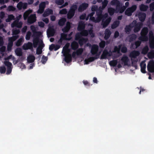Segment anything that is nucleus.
Returning a JSON list of instances; mask_svg holds the SVG:
<instances>
[{
    "mask_svg": "<svg viewBox=\"0 0 154 154\" xmlns=\"http://www.w3.org/2000/svg\"><path fill=\"white\" fill-rule=\"evenodd\" d=\"M80 32H78L75 35V40H77L82 36H87L89 34L91 38L95 36V34L93 32V30L92 28H90L88 30L85 29L80 31Z\"/></svg>",
    "mask_w": 154,
    "mask_h": 154,
    "instance_id": "nucleus-1",
    "label": "nucleus"
},
{
    "mask_svg": "<svg viewBox=\"0 0 154 154\" xmlns=\"http://www.w3.org/2000/svg\"><path fill=\"white\" fill-rule=\"evenodd\" d=\"M148 32V29L147 27H144L142 29L141 32V36L138 38V39L141 41L146 42L148 40L149 38L147 36Z\"/></svg>",
    "mask_w": 154,
    "mask_h": 154,
    "instance_id": "nucleus-2",
    "label": "nucleus"
},
{
    "mask_svg": "<svg viewBox=\"0 0 154 154\" xmlns=\"http://www.w3.org/2000/svg\"><path fill=\"white\" fill-rule=\"evenodd\" d=\"M110 4L112 5L116 6V9L120 11V13H122L125 10V9L121 7L120 3L118 0H112L110 2Z\"/></svg>",
    "mask_w": 154,
    "mask_h": 154,
    "instance_id": "nucleus-3",
    "label": "nucleus"
},
{
    "mask_svg": "<svg viewBox=\"0 0 154 154\" xmlns=\"http://www.w3.org/2000/svg\"><path fill=\"white\" fill-rule=\"evenodd\" d=\"M136 22V20H134L132 23V24L134 25V31L135 33L137 32H139L140 30L142 25L141 23H137Z\"/></svg>",
    "mask_w": 154,
    "mask_h": 154,
    "instance_id": "nucleus-4",
    "label": "nucleus"
},
{
    "mask_svg": "<svg viewBox=\"0 0 154 154\" xmlns=\"http://www.w3.org/2000/svg\"><path fill=\"white\" fill-rule=\"evenodd\" d=\"M55 33V30L54 29L53 26L49 27L47 32L48 36L49 37L53 36Z\"/></svg>",
    "mask_w": 154,
    "mask_h": 154,
    "instance_id": "nucleus-5",
    "label": "nucleus"
},
{
    "mask_svg": "<svg viewBox=\"0 0 154 154\" xmlns=\"http://www.w3.org/2000/svg\"><path fill=\"white\" fill-rule=\"evenodd\" d=\"M4 64L5 66H7V71L6 74L7 75L10 74L12 71V63L8 61H5L4 62Z\"/></svg>",
    "mask_w": 154,
    "mask_h": 154,
    "instance_id": "nucleus-6",
    "label": "nucleus"
},
{
    "mask_svg": "<svg viewBox=\"0 0 154 154\" xmlns=\"http://www.w3.org/2000/svg\"><path fill=\"white\" fill-rule=\"evenodd\" d=\"M147 69L150 72H154V62L153 61H150L147 66Z\"/></svg>",
    "mask_w": 154,
    "mask_h": 154,
    "instance_id": "nucleus-7",
    "label": "nucleus"
},
{
    "mask_svg": "<svg viewBox=\"0 0 154 154\" xmlns=\"http://www.w3.org/2000/svg\"><path fill=\"white\" fill-rule=\"evenodd\" d=\"M36 20V17L35 14H32L30 15L27 19V22L30 24H32Z\"/></svg>",
    "mask_w": 154,
    "mask_h": 154,
    "instance_id": "nucleus-8",
    "label": "nucleus"
},
{
    "mask_svg": "<svg viewBox=\"0 0 154 154\" xmlns=\"http://www.w3.org/2000/svg\"><path fill=\"white\" fill-rule=\"evenodd\" d=\"M98 51V46L97 45H93L91 48V53L93 55H97Z\"/></svg>",
    "mask_w": 154,
    "mask_h": 154,
    "instance_id": "nucleus-9",
    "label": "nucleus"
},
{
    "mask_svg": "<svg viewBox=\"0 0 154 154\" xmlns=\"http://www.w3.org/2000/svg\"><path fill=\"white\" fill-rule=\"evenodd\" d=\"M22 48L24 50L33 49V45L31 42H28L27 43H25L22 46Z\"/></svg>",
    "mask_w": 154,
    "mask_h": 154,
    "instance_id": "nucleus-10",
    "label": "nucleus"
},
{
    "mask_svg": "<svg viewBox=\"0 0 154 154\" xmlns=\"http://www.w3.org/2000/svg\"><path fill=\"white\" fill-rule=\"evenodd\" d=\"M88 4L85 3H84L81 5L78 8L79 12H82L86 10L88 8Z\"/></svg>",
    "mask_w": 154,
    "mask_h": 154,
    "instance_id": "nucleus-11",
    "label": "nucleus"
},
{
    "mask_svg": "<svg viewBox=\"0 0 154 154\" xmlns=\"http://www.w3.org/2000/svg\"><path fill=\"white\" fill-rule=\"evenodd\" d=\"M146 16V14L142 12H139L138 17L139 20L141 22H143L145 20Z\"/></svg>",
    "mask_w": 154,
    "mask_h": 154,
    "instance_id": "nucleus-12",
    "label": "nucleus"
},
{
    "mask_svg": "<svg viewBox=\"0 0 154 154\" xmlns=\"http://www.w3.org/2000/svg\"><path fill=\"white\" fill-rule=\"evenodd\" d=\"M111 56V54L109 53L108 51L106 49H105L103 53L101 56L100 58L101 59H105L107 58V56Z\"/></svg>",
    "mask_w": 154,
    "mask_h": 154,
    "instance_id": "nucleus-13",
    "label": "nucleus"
},
{
    "mask_svg": "<svg viewBox=\"0 0 154 154\" xmlns=\"http://www.w3.org/2000/svg\"><path fill=\"white\" fill-rule=\"evenodd\" d=\"M140 53L138 51L134 50L131 52L130 54V57L131 58H136L139 55Z\"/></svg>",
    "mask_w": 154,
    "mask_h": 154,
    "instance_id": "nucleus-14",
    "label": "nucleus"
},
{
    "mask_svg": "<svg viewBox=\"0 0 154 154\" xmlns=\"http://www.w3.org/2000/svg\"><path fill=\"white\" fill-rule=\"evenodd\" d=\"M41 46H39L37 49L36 53L37 54L39 55L41 54L42 53V49L45 46L44 44L43 43L42 40H41Z\"/></svg>",
    "mask_w": 154,
    "mask_h": 154,
    "instance_id": "nucleus-15",
    "label": "nucleus"
},
{
    "mask_svg": "<svg viewBox=\"0 0 154 154\" xmlns=\"http://www.w3.org/2000/svg\"><path fill=\"white\" fill-rule=\"evenodd\" d=\"M137 36L135 34H132L128 35L127 38L128 39L129 41L131 42L134 41L137 38Z\"/></svg>",
    "mask_w": 154,
    "mask_h": 154,
    "instance_id": "nucleus-16",
    "label": "nucleus"
},
{
    "mask_svg": "<svg viewBox=\"0 0 154 154\" xmlns=\"http://www.w3.org/2000/svg\"><path fill=\"white\" fill-rule=\"evenodd\" d=\"M111 18H109L106 19L105 20H102V25L103 28H106L109 23L111 21Z\"/></svg>",
    "mask_w": 154,
    "mask_h": 154,
    "instance_id": "nucleus-17",
    "label": "nucleus"
},
{
    "mask_svg": "<svg viewBox=\"0 0 154 154\" xmlns=\"http://www.w3.org/2000/svg\"><path fill=\"white\" fill-rule=\"evenodd\" d=\"M111 34V32L110 31L109 29H106L104 32V39L105 40H107L110 36Z\"/></svg>",
    "mask_w": 154,
    "mask_h": 154,
    "instance_id": "nucleus-18",
    "label": "nucleus"
},
{
    "mask_svg": "<svg viewBox=\"0 0 154 154\" xmlns=\"http://www.w3.org/2000/svg\"><path fill=\"white\" fill-rule=\"evenodd\" d=\"M85 25L84 22L82 21L79 22L77 28L78 30L79 31L83 30L85 29Z\"/></svg>",
    "mask_w": 154,
    "mask_h": 154,
    "instance_id": "nucleus-19",
    "label": "nucleus"
},
{
    "mask_svg": "<svg viewBox=\"0 0 154 154\" xmlns=\"http://www.w3.org/2000/svg\"><path fill=\"white\" fill-rule=\"evenodd\" d=\"M76 41H79V44L81 45H82L84 44L86 42L87 40L88 39L87 38H82V37H80L79 39Z\"/></svg>",
    "mask_w": 154,
    "mask_h": 154,
    "instance_id": "nucleus-20",
    "label": "nucleus"
},
{
    "mask_svg": "<svg viewBox=\"0 0 154 154\" xmlns=\"http://www.w3.org/2000/svg\"><path fill=\"white\" fill-rule=\"evenodd\" d=\"M71 46L72 49L74 51L76 50L78 48L79 46L78 43L75 41L72 42Z\"/></svg>",
    "mask_w": 154,
    "mask_h": 154,
    "instance_id": "nucleus-21",
    "label": "nucleus"
},
{
    "mask_svg": "<svg viewBox=\"0 0 154 154\" xmlns=\"http://www.w3.org/2000/svg\"><path fill=\"white\" fill-rule=\"evenodd\" d=\"M19 37L18 35L13 36L11 37H9L8 38V43L13 44L14 41L16 40Z\"/></svg>",
    "mask_w": 154,
    "mask_h": 154,
    "instance_id": "nucleus-22",
    "label": "nucleus"
},
{
    "mask_svg": "<svg viewBox=\"0 0 154 154\" xmlns=\"http://www.w3.org/2000/svg\"><path fill=\"white\" fill-rule=\"evenodd\" d=\"M105 16H99L97 15V17H96V23H99L100 21L102 19L103 20L105 19L107 16V14H105Z\"/></svg>",
    "mask_w": 154,
    "mask_h": 154,
    "instance_id": "nucleus-23",
    "label": "nucleus"
},
{
    "mask_svg": "<svg viewBox=\"0 0 154 154\" xmlns=\"http://www.w3.org/2000/svg\"><path fill=\"white\" fill-rule=\"evenodd\" d=\"M64 60L67 63H69L72 61V57L71 54L68 53L64 58Z\"/></svg>",
    "mask_w": 154,
    "mask_h": 154,
    "instance_id": "nucleus-24",
    "label": "nucleus"
},
{
    "mask_svg": "<svg viewBox=\"0 0 154 154\" xmlns=\"http://www.w3.org/2000/svg\"><path fill=\"white\" fill-rule=\"evenodd\" d=\"M132 23L128 25H126L125 28V31L126 33L130 32L132 29L134 27V25L132 26Z\"/></svg>",
    "mask_w": 154,
    "mask_h": 154,
    "instance_id": "nucleus-25",
    "label": "nucleus"
},
{
    "mask_svg": "<svg viewBox=\"0 0 154 154\" xmlns=\"http://www.w3.org/2000/svg\"><path fill=\"white\" fill-rule=\"evenodd\" d=\"M53 14V11L51 9H48L47 11H45L43 14V17H44L48 16L50 14Z\"/></svg>",
    "mask_w": 154,
    "mask_h": 154,
    "instance_id": "nucleus-26",
    "label": "nucleus"
},
{
    "mask_svg": "<svg viewBox=\"0 0 154 154\" xmlns=\"http://www.w3.org/2000/svg\"><path fill=\"white\" fill-rule=\"evenodd\" d=\"M32 12V11L31 10H28L26 11L24 13L23 17L24 20H26L28 18L29 16Z\"/></svg>",
    "mask_w": 154,
    "mask_h": 154,
    "instance_id": "nucleus-27",
    "label": "nucleus"
},
{
    "mask_svg": "<svg viewBox=\"0 0 154 154\" xmlns=\"http://www.w3.org/2000/svg\"><path fill=\"white\" fill-rule=\"evenodd\" d=\"M75 12L69 10L67 14V18L69 19H71L74 16Z\"/></svg>",
    "mask_w": 154,
    "mask_h": 154,
    "instance_id": "nucleus-28",
    "label": "nucleus"
},
{
    "mask_svg": "<svg viewBox=\"0 0 154 154\" xmlns=\"http://www.w3.org/2000/svg\"><path fill=\"white\" fill-rule=\"evenodd\" d=\"M67 35L66 34L63 33L60 34V38L64 40L69 41L71 39V38H67Z\"/></svg>",
    "mask_w": 154,
    "mask_h": 154,
    "instance_id": "nucleus-29",
    "label": "nucleus"
},
{
    "mask_svg": "<svg viewBox=\"0 0 154 154\" xmlns=\"http://www.w3.org/2000/svg\"><path fill=\"white\" fill-rule=\"evenodd\" d=\"M122 61L124 63L125 65H127L129 61L128 57L127 56H123L121 59Z\"/></svg>",
    "mask_w": 154,
    "mask_h": 154,
    "instance_id": "nucleus-30",
    "label": "nucleus"
},
{
    "mask_svg": "<svg viewBox=\"0 0 154 154\" xmlns=\"http://www.w3.org/2000/svg\"><path fill=\"white\" fill-rule=\"evenodd\" d=\"M141 67V71L143 73H145L146 72L145 70L146 68V64L143 63H141L140 64Z\"/></svg>",
    "mask_w": 154,
    "mask_h": 154,
    "instance_id": "nucleus-31",
    "label": "nucleus"
},
{
    "mask_svg": "<svg viewBox=\"0 0 154 154\" xmlns=\"http://www.w3.org/2000/svg\"><path fill=\"white\" fill-rule=\"evenodd\" d=\"M139 8L141 11H145L147 10L148 6L143 4H142L140 6Z\"/></svg>",
    "mask_w": 154,
    "mask_h": 154,
    "instance_id": "nucleus-32",
    "label": "nucleus"
},
{
    "mask_svg": "<svg viewBox=\"0 0 154 154\" xmlns=\"http://www.w3.org/2000/svg\"><path fill=\"white\" fill-rule=\"evenodd\" d=\"M66 21V19L65 18H62L59 20L58 24L60 26H62L65 24Z\"/></svg>",
    "mask_w": 154,
    "mask_h": 154,
    "instance_id": "nucleus-33",
    "label": "nucleus"
},
{
    "mask_svg": "<svg viewBox=\"0 0 154 154\" xmlns=\"http://www.w3.org/2000/svg\"><path fill=\"white\" fill-rule=\"evenodd\" d=\"M15 53L17 56H21L22 55L21 49L20 48H17L15 50Z\"/></svg>",
    "mask_w": 154,
    "mask_h": 154,
    "instance_id": "nucleus-34",
    "label": "nucleus"
},
{
    "mask_svg": "<svg viewBox=\"0 0 154 154\" xmlns=\"http://www.w3.org/2000/svg\"><path fill=\"white\" fill-rule=\"evenodd\" d=\"M35 59V57L34 56L30 55L27 58V61L29 63H32L34 62Z\"/></svg>",
    "mask_w": 154,
    "mask_h": 154,
    "instance_id": "nucleus-35",
    "label": "nucleus"
},
{
    "mask_svg": "<svg viewBox=\"0 0 154 154\" xmlns=\"http://www.w3.org/2000/svg\"><path fill=\"white\" fill-rule=\"evenodd\" d=\"M149 51V48L147 45H146L142 50L141 53L143 54H147Z\"/></svg>",
    "mask_w": 154,
    "mask_h": 154,
    "instance_id": "nucleus-36",
    "label": "nucleus"
},
{
    "mask_svg": "<svg viewBox=\"0 0 154 154\" xmlns=\"http://www.w3.org/2000/svg\"><path fill=\"white\" fill-rule=\"evenodd\" d=\"M33 46L34 48L37 47L39 42V38L38 37L34 38L33 40Z\"/></svg>",
    "mask_w": 154,
    "mask_h": 154,
    "instance_id": "nucleus-37",
    "label": "nucleus"
},
{
    "mask_svg": "<svg viewBox=\"0 0 154 154\" xmlns=\"http://www.w3.org/2000/svg\"><path fill=\"white\" fill-rule=\"evenodd\" d=\"M120 24V22L119 21H116L114 22L111 25V28L114 29L119 26Z\"/></svg>",
    "mask_w": 154,
    "mask_h": 154,
    "instance_id": "nucleus-38",
    "label": "nucleus"
},
{
    "mask_svg": "<svg viewBox=\"0 0 154 154\" xmlns=\"http://www.w3.org/2000/svg\"><path fill=\"white\" fill-rule=\"evenodd\" d=\"M115 11V9L112 8H109L108 9V11L110 16L112 15Z\"/></svg>",
    "mask_w": 154,
    "mask_h": 154,
    "instance_id": "nucleus-39",
    "label": "nucleus"
},
{
    "mask_svg": "<svg viewBox=\"0 0 154 154\" xmlns=\"http://www.w3.org/2000/svg\"><path fill=\"white\" fill-rule=\"evenodd\" d=\"M132 12L131 11L129 8H128L125 11V13L126 15L128 16H130L132 14Z\"/></svg>",
    "mask_w": 154,
    "mask_h": 154,
    "instance_id": "nucleus-40",
    "label": "nucleus"
},
{
    "mask_svg": "<svg viewBox=\"0 0 154 154\" xmlns=\"http://www.w3.org/2000/svg\"><path fill=\"white\" fill-rule=\"evenodd\" d=\"M118 62L116 60H114L111 61L109 63V65L111 66H115L117 65Z\"/></svg>",
    "mask_w": 154,
    "mask_h": 154,
    "instance_id": "nucleus-41",
    "label": "nucleus"
},
{
    "mask_svg": "<svg viewBox=\"0 0 154 154\" xmlns=\"http://www.w3.org/2000/svg\"><path fill=\"white\" fill-rule=\"evenodd\" d=\"M149 46L151 49H154V40L152 39L149 40Z\"/></svg>",
    "mask_w": 154,
    "mask_h": 154,
    "instance_id": "nucleus-42",
    "label": "nucleus"
},
{
    "mask_svg": "<svg viewBox=\"0 0 154 154\" xmlns=\"http://www.w3.org/2000/svg\"><path fill=\"white\" fill-rule=\"evenodd\" d=\"M147 56L148 58L149 59H152L154 58V51H152L149 52L148 53Z\"/></svg>",
    "mask_w": 154,
    "mask_h": 154,
    "instance_id": "nucleus-43",
    "label": "nucleus"
},
{
    "mask_svg": "<svg viewBox=\"0 0 154 154\" xmlns=\"http://www.w3.org/2000/svg\"><path fill=\"white\" fill-rule=\"evenodd\" d=\"M108 4V1L107 0H104L102 2V9H104L107 6Z\"/></svg>",
    "mask_w": 154,
    "mask_h": 154,
    "instance_id": "nucleus-44",
    "label": "nucleus"
},
{
    "mask_svg": "<svg viewBox=\"0 0 154 154\" xmlns=\"http://www.w3.org/2000/svg\"><path fill=\"white\" fill-rule=\"evenodd\" d=\"M83 51L82 48H79L76 51V54L77 55L79 56L82 54Z\"/></svg>",
    "mask_w": 154,
    "mask_h": 154,
    "instance_id": "nucleus-45",
    "label": "nucleus"
},
{
    "mask_svg": "<svg viewBox=\"0 0 154 154\" xmlns=\"http://www.w3.org/2000/svg\"><path fill=\"white\" fill-rule=\"evenodd\" d=\"M32 35L31 32L30 31H28L26 35L25 38L27 40H29Z\"/></svg>",
    "mask_w": 154,
    "mask_h": 154,
    "instance_id": "nucleus-46",
    "label": "nucleus"
},
{
    "mask_svg": "<svg viewBox=\"0 0 154 154\" xmlns=\"http://www.w3.org/2000/svg\"><path fill=\"white\" fill-rule=\"evenodd\" d=\"M77 6L76 4H73L72 5L71 7L70 10L75 12V11L77 10Z\"/></svg>",
    "mask_w": 154,
    "mask_h": 154,
    "instance_id": "nucleus-47",
    "label": "nucleus"
},
{
    "mask_svg": "<svg viewBox=\"0 0 154 154\" xmlns=\"http://www.w3.org/2000/svg\"><path fill=\"white\" fill-rule=\"evenodd\" d=\"M6 68L5 66H1L0 68V73L1 74H4L6 72Z\"/></svg>",
    "mask_w": 154,
    "mask_h": 154,
    "instance_id": "nucleus-48",
    "label": "nucleus"
},
{
    "mask_svg": "<svg viewBox=\"0 0 154 154\" xmlns=\"http://www.w3.org/2000/svg\"><path fill=\"white\" fill-rule=\"evenodd\" d=\"M14 17L12 14H11L8 16V19L6 20L7 22H9L10 21L14 20Z\"/></svg>",
    "mask_w": 154,
    "mask_h": 154,
    "instance_id": "nucleus-49",
    "label": "nucleus"
},
{
    "mask_svg": "<svg viewBox=\"0 0 154 154\" xmlns=\"http://www.w3.org/2000/svg\"><path fill=\"white\" fill-rule=\"evenodd\" d=\"M55 3L58 5H62L64 3V0H56Z\"/></svg>",
    "mask_w": 154,
    "mask_h": 154,
    "instance_id": "nucleus-50",
    "label": "nucleus"
},
{
    "mask_svg": "<svg viewBox=\"0 0 154 154\" xmlns=\"http://www.w3.org/2000/svg\"><path fill=\"white\" fill-rule=\"evenodd\" d=\"M22 42V39L21 38H19L16 42V45L17 47H19L21 45Z\"/></svg>",
    "mask_w": 154,
    "mask_h": 154,
    "instance_id": "nucleus-51",
    "label": "nucleus"
},
{
    "mask_svg": "<svg viewBox=\"0 0 154 154\" xmlns=\"http://www.w3.org/2000/svg\"><path fill=\"white\" fill-rule=\"evenodd\" d=\"M106 45V42L104 41H102L99 43V46L100 48H103Z\"/></svg>",
    "mask_w": 154,
    "mask_h": 154,
    "instance_id": "nucleus-52",
    "label": "nucleus"
},
{
    "mask_svg": "<svg viewBox=\"0 0 154 154\" xmlns=\"http://www.w3.org/2000/svg\"><path fill=\"white\" fill-rule=\"evenodd\" d=\"M97 55H96V56L94 57H89L88 59V62H92L95 60L97 59L98 58V57Z\"/></svg>",
    "mask_w": 154,
    "mask_h": 154,
    "instance_id": "nucleus-53",
    "label": "nucleus"
},
{
    "mask_svg": "<svg viewBox=\"0 0 154 154\" xmlns=\"http://www.w3.org/2000/svg\"><path fill=\"white\" fill-rule=\"evenodd\" d=\"M17 8L19 10H21L23 7V3L20 2L17 5Z\"/></svg>",
    "mask_w": 154,
    "mask_h": 154,
    "instance_id": "nucleus-54",
    "label": "nucleus"
},
{
    "mask_svg": "<svg viewBox=\"0 0 154 154\" xmlns=\"http://www.w3.org/2000/svg\"><path fill=\"white\" fill-rule=\"evenodd\" d=\"M48 60V57L43 55L42 58L41 62L42 63L45 64Z\"/></svg>",
    "mask_w": 154,
    "mask_h": 154,
    "instance_id": "nucleus-55",
    "label": "nucleus"
},
{
    "mask_svg": "<svg viewBox=\"0 0 154 154\" xmlns=\"http://www.w3.org/2000/svg\"><path fill=\"white\" fill-rule=\"evenodd\" d=\"M31 29L32 31V32L34 33H40V32H37L36 31V28L35 26L33 25H32L30 26Z\"/></svg>",
    "mask_w": 154,
    "mask_h": 154,
    "instance_id": "nucleus-56",
    "label": "nucleus"
},
{
    "mask_svg": "<svg viewBox=\"0 0 154 154\" xmlns=\"http://www.w3.org/2000/svg\"><path fill=\"white\" fill-rule=\"evenodd\" d=\"M149 40L154 39L153 33L152 31L149 32Z\"/></svg>",
    "mask_w": 154,
    "mask_h": 154,
    "instance_id": "nucleus-57",
    "label": "nucleus"
},
{
    "mask_svg": "<svg viewBox=\"0 0 154 154\" xmlns=\"http://www.w3.org/2000/svg\"><path fill=\"white\" fill-rule=\"evenodd\" d=\"M142 41H140L139 40V41H136L135 43H134V44H135V48H137L141 44V42H142Z\"/></svg>",
    "mask_w": 154,
    "mask_h": 154,
    "instance_id": "nucleus-58",
    "label": "nucleus"
},
{
    "mask_svg": "<svg viewBox=\"0 0 154 154\" xmlns=\"http://www.w3.org/2000/svg\"><path fill=\"white\" fill-rule=\"evenodd\" d=\"M129 9L131 10V11L133 13L134 12L137 8V6L135 5H132L131 7L129 8Z\"/></svg>",
    "mask_w": 154,
    "mask_h": 154,
    "instance_id": "nucleus-59",
    "label": "nucleus"
},
{
    "mask_svg": "<svg viewBox=\"0 0 154 154\" xmlns=\"http://www.w3.org/2000/svg\"><path fill=\"white\" fill-rule=\"evenodd\" d=\"M46 6V3L45 2H41L39 5V7L45 9Z\"/></svg>",
    "mask_w": 154,
    "mask_h": 154,
    "instance_id": "nucleus-60",
    "label": "nucleus"
},
{
    "mask_svg": "<svg viewBox=\"0 0 154 154\" xmlns=\"http://www.w3.org/2000/svg\"><path fill=\"white\" fill-rule=\"evenodd\" d=\"M7 10L9 11H14L15 10L16 8L12 6H9L8 7Z\"/></svg>",
    "mask_w": 154,
    "mask_h": 154,
    "instance_id": "nucleus-61",
    "label": "nucleus"
},
{
    "mask_svg": "<svg viewBox=\"0 0 154 154\" xmlns=\"http://www.w3.org/2000/svg\"><path fill=\"white\" fill-rule=\"evenodd\" d=\"M67 13V10L66 8H64L60 10L59 12V13L60 14H66Z\"/></svg>",
    "mask_w": 154,
    "mask_h": 154,
    "instance_id": "nucleus-62",
    "label": "nucleus"
},
{
    "mask_svg": "<svg viewBox=\"0 0 154 154\" xmlns=\"http://www.w3.org/2000/svg\"><path fill=\"white\" fill-rule=\"evenodd\" d=\"M121 52L123 53H125L127 51V48L126 46L122 47L121 49Z\"/></svg>",
    "mask_w": 154,
    "mask_h": 154,
    "instance_id": "nucleus-63",
    "label": "nucleus"
},
{
    "mask_svg": "<svg viewBox=\"0 0 154 154\" xmlns=\"http://www.w3.org/2000/svg\"><path fill=\"white\" fill-rule=\"evenodd\" d=\"M6 50V47L4 46L1 47L0 48V53L1 54H2Z\"/></svg>",
    "mask_w": 154,
    "mask_h": 154,
    "instance_id": "nucleus-64",
    "label": "nucleus"
}]
</instances>
